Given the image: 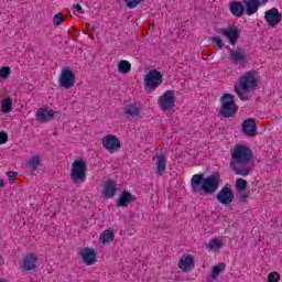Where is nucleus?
Segmentation results:
<instances>
[{"label":"nucleus","instance_id":"1","mask_svg":"<svg viewBox=\"0 0 282 282\" xmlns=\"http://www.w3.org/2000/svg\"><path fill=\"white\" fill-rule=\"evenodd\" d=\"M252 158H254L252 149L243 144H237L231 152L230 169L236 175L248 177L252 173V166L250 165Z\"/></svg>","mask_w":282,"mask_h":282},{"label":"nucleus","instance_id":"2","mask_svg":"<svg viewBox=\"0 0 282 282\" xmlns=\"http://www.w3.org/2000/svg\"><path fill=\"white\" fill-rule=\"evenodd\" d=\"M220 180L221 174H219V172H216L206 178H204V174H195L191 180L192 191L194 193H202V191H204L206 195H213L214 193H217L219 183L221 182Z\"/></svg>","mask_w":282,"mask_h":282},{"label":"nucleus","instance_id":"3","mask_svg":"<svg viewBox=\"0 0 282 282\" xmlns=\"http://www.w3.org/2000/svg\"><path fill=\"white\" fill-rule=\"evenodd\" d=\"M260 6L261 0L234 1L230 2L229 10L234 17H243V12H246L248 17H252V14H257Z\"/></svg>","mask_w":282,"mask_h":282},{"label":"nucleus","instance_id":"4","mask_svg":"<svg viewBox=\"0 0 282 282\" xmlns=\"http://www.w3.org/2000/svg\"><path fill=\"white\" fill-rule=\"evenodd\" d=\"M221 107L219 113L223 118H235L237 111H239V106L235 102V95L225 94L220 98Z\"/></svg>","mask_w":282,"mask_h":282},{"label":"nucleus","instance_id":"5","mask_svg":"<svg viewBox=\"0 0 282 282\" xmlns=\"http://www.w3.org/2000/svg\"><path fill=\"white\" fill-rule=\"evenodd\" d=\"M164 76L158 69H151L144 77V87L148 94L155 91L160 85H162V80Z\"/></svg>","mask_w":282,"mask_h":282},{"label":"nucleus","instance_id":"6","mask_svg":"<svg viewBox=\"0 0 282 282\" xmlns=\"http://www.w3.org/2000/svg\"><path fill=\"white\" fill-rule=\"evenodd\" d=\"M86 177H87V163L83 159L75 160L72 163L70 178L75 184H78V182H85Z\"/></svg>","mask_w":282,"mask_h":282},{"label":"nucleus","instance_id":"7","mask_svg":"<svg viewBox=\"0 0 282 282\" xmlns=\"http://www.w3.org/2000/svg\"><path fill=\"white\" fill-rule=\"evenodd\" d=\"M259 73L257 70L246 72L243 76L239 78L240 87L242 91L250 93L254 91L257 87H259V83L257 82V76Z\"/></svg>","mask_w":282,"mask_h":282},{"label":"nucleus","instance_id":"8","mask_svg":"<svg viewBox=\"0 0 282 282\" xmlns=\"http://www.w3.org/2000/svg\"><path fill=\"white\" fill-rule=\"evenodd\" d=\"M228 59L234 65H239V67H246L248 65V54L243 48L229 50Z\"/></svg>","mask_w":282,"mask_h":282},{"label":"nucleus","instance_id":"9","mask_svg":"<svg viewBox=\"0 0 282 282\" xmlns=\"http://www.w3.org/2000/svg\"><path fill=\"white\" fill-rule=\"evenodd\" d=\"M76 85V75L69 67H65L59 75V87L72 89Z\"/></svg>","mask_w":282,"mask_h":282},{"label":"nucleus","instance_id":"10","mask_svg":"<svg viewBox=\"0 0 282 282\" xmlns=\"http://www.w3.org/2000/svg\"><path fill=\"white\" fill-rule=\"evenodd\" d=\"M102 147L106 149V151H108V153H116L117 151H120L122 143L118 137L113 134H107L102 139Z\"/></svg>","mask_w":282,"mask_h":282},{"label":"nucleus","instance_id":"11","mask_svg":"<svg viewBox=\"0 0 282 282\" xmlns=\"http://www.w3.org/2000/svg\"><path fill=\"white\" fill-rule=\"evenodd\" d=\"M159 106L163 111H169V109H173L175 107V91L174 90H166L160 98H159Z\"/></svg>","mask_w":282,"mask_h":282},{"label":"nucleus","instance_id":"12","mask_svg":"<svg viewBox=\"0 0 282 282\" xmlns=\"http://www.w3.org/2000/svg\"><path fill=\"white\" fill-rule=\"evenodd\" d=\"M217 34H223L226 39H228L230 45H237V41H239V29L237 26H228L226 29L216 30Z\"/></svg>","mask_w":282,"mask_h":282},{"label":"nucleus","instance_id":"13","mask_svg":"<svg viewBox=\"0 0 282 282\" xmlns=\"http://www.w3.org/2000/svg\"><path fill=\"white\" fill-rule=\"evenodd\" d=\"M216 199L219 204H223V206H228V204H232L235 200V193H232V188L225 186L218 192Z\"/></svg>","mask_w":282,"mask_h":282},{"label":"nucleus","instance_id":"14","mask_svg":"<svg viewBox=\"0 0 282 282\" xmlns=\"http://www.w3.org/2000/svg\"><path fill=\"white\" fill-rule=\"evenodd\" d=\"M264 20L270 28H275L276 25H279V23H281V13L279 12V9L272 8L265 11Z\"/></svg>","mask_w":282,"mask_h":282},{"label":"nucleus","instance_id":"15","mask_svg":"<svg viewBox=\"0 0 282 282\" xmlns=\"http://www.w3.org/2000/svg\"><path fill=\"white\" fill-rule=\"evenodd\" d=\"M242 132L248 138H254L257 135V120L249 118L242 122Z\"/></svg>","mask_w":282,"mask_h":282},{"label":"nucleus","instance_id":"16","mask_svg":"<svg viewBox=\"0 0 282 282\" xmlns=\"http://www.w3.org/2000/svg\"><path fill=\"white\" fill-rule=\"evenodd\" d=\"M79 256L86 265H94L96 263V251L86 247L79 251Z\"/></svg>","mask_w":282,"mask_h":282},{"label":"nucleus","instance_id":"17","mask_svg":"<svg viewBox=\"0 0 282 282\" xmlns=\"http://www.w3.org/2000/svg\"><path fill=\"white\" fill-rule=\"evenodd\" d=\"M178 268L183 272H191V270L195 268V259L193 256L187 254L186 257L181 258L178 261Z\"/></svg>","mask_w":282,"mask_h":282},{"label":"nucleus","instance_id":"18","mask_svg":"<svg viewBox=\"0 0 282 282\" xmlns=\"http://www.w3.org/2000/svg\"><path fill=\"white\" fill-rule=\"evenodd\" d=\"M55 116H58V112L54 110H47L45 108H40L36 111V118L40 122H50Z\"/></svg>","mask_w":282,"mask_h":282},{"label":"nucleus","instance_id":"19","mask_svg":"<svg viewBox=\"0 0 282 282\" xmlns=\"http://www.w3.org/2000/svg\"><path fill=\"white\" fill-rule=\"evenodd\" d=\"M118 192V184L116 181L108 180L104 186V195L107 199H111V197H116V193Z\"/></svg>","mask_w":282,"mask_h":282},{"label":"nucleus","instance_id":"20","mask_svg":"<svg viewBox=\"0 0 282 282\" xmlns=\"http://www.w3.org/2000/svg\"><path fill=\"white\" fill-rule=\"evenodd\" d=\"M131 202H135V196H133V194H131L127 191H123L119 196L117 207L124 208V207L129 206V204H131Z\"/></svg>","mask_w":282,"mask_h":282},{"label":"nucleus","instance_id":"21","mask_svg":"<svg viewBox=\"0 0 282 282\" xmlns=\"http://www.w3.org/2000/svg\"><path fill=\"white\" fill-rule=\"evenodd\" d=\"M22 268L30 272L31 270H34L36 268V256L34 253H29L24 257Z\"/></svg>","mask_w":282,"mask_h":282},{"label":"nucleus","instance_id":"22","mask_svg":"<svg viewBox=\"0 0 282 282\" xmlns=\"http://www.w3.org/2000/svg\"><path fill=\"white\" fill-rule=\"evenodd\" d=\"M156 173L159 175H164V173H166V156L164 153L156 155Z\"/></svg>","mask_w":282,"mask_h":282},{"label":"nucleus","instance_id":"23","mask_svg":"<svg viewBox=\"0 0 282 282\" xmlns=\"http://www.w3.org/2000/svg\"><path fill=\"white\" fill-rule=\"evenodd\" d=\"M41 164V156L36 155V156H32L29 159L28 163H26V169L28 171H30V173H34V171H36V169H39Z\"/></svg>","mask_w":282,"mask_h":282},{"label":"nucleus","instance_id":"24","mask_svg":"<svg viewBox=\"0 0 282 282\" xmlns=\"http://www.w3.org/2000/svg\"><path fill=\"white\" fill-rule=\"evenodd\" d=\"M208 250H212V252H217L219 250H221V248H224V241L214 238L212 240H209L208 245H207Z\"/></svg>","mask_w":282,"mask_h":282},{"label":"nucleus","instance_id":"25","mask_svg":"<svg viewBox=\"0 0 282 282\" xmlns=\"http://www.w3.org/2000/svg\"><path fill=\"white\" fill-rule=\"evenodd\" d=\"M124 109L127 116H130V118H138L142 113V110L135 107V105H128Z\"/></svg>","mask_w":282,"mask_h":282},{"label":"nucleus","instance_id":"26","mask_svg":"<svg viewBox=\"0 0 282 282\" xmlns=\"http://www.w3.org/2000/svg\"><path fill=\"white\" fill-rule=\"evenodd\" d=\"M116 239V235H113V229L105 230L100 236L101 243H109Z\"/></svg>","mask_w":282,"mask_h":282},{"label":"nucleus","instance_id":"27","mask_svg":"<svg viewBox=\"0 0 282 282\" xmlns=\"http://www.w3.org/2000/svg\"><path fill=\"white\" fill-rule=\"evenodd\" d=\"M119 74H129L131 72V63L129 61L121 59L118 65Z\"/></svg>","mask_w":282,"mask_h":282},{"label":"nucleus","instance_id":"28","mask_svg":"<svg viewBox=\"0 0 282 282\" xmlns=\"http://www.w3.org/2000/svg\"><path fill=\"white\" fill-rule=\"evenodd\" d=\"M226 270V263L219 262L217 265H215L212 270V279L216 280L219 278V273L224 272Z\"/></svg>","mask_w":282,"mask_h":282},{"label":"nucleus","instance_id":"29","mask_svg":"<svg viewBox=\"0 0 282 282\" xmlns=\"http://www.w3.org/2000/svg\"><path fill=\"white\" fill-rule=\"evenodd\" d=\"M250 195L246 191H237L236 199H238L239 204H248V198Z\"/></svg>","mask_w":282,"mask_h":282},{"label":"nucleus","instance_id":"30","mask_svg":"<svg viewBox=\"0 0 282 282\" xmlns=\"http://www.w3.org/2000/svg\"><path fill=\"white\" fill-rule=\"evenodd\" d=\"M10 111H12V100L6 98L2 100V113H10Z\"/></svg>","mask_w":282,"mask_h":282},{"label":"nucleus","instance_id":"31","mask_svg":"<svg viewBox=\"0 0 282 282\" xmlns=\"http://www.w3.org/2000/svg\"><path fill=\"white\" fill-rule=\"evenodd\" d=\"M236 188L237 191H246V188H248V181L243 178H238L236 181Z\"/></svg>","mask_w":282,"mask_h":282},{"label":"nucleus","instance_id":"32","mask_svg":"<svg viewBox=\"0 0 282 282\" xmlns=\"http://www.w3.org/2000/svg\"><path fill=\"white\" fill-rule=\"evenodd\" d=\"M267 281L268 282H280L281 281V274H279V272H276V271H273V272L268 274Z\"/></svg>","mask_w":282,"mask_h":282},{"label":"nucleus","instance_id":"33","mask_svg":"<svg viewBox=\"0 0 282 282\" xmlns=\"http://www.w3.org/2000/svg\"><path fill=\"white\" fill-rule=\"evenodd\" d=\"M127 8L133 10V8H138L139 3H142L144 0H123Z\"/></svg>","mask_w":282,"mask_h":282},{"label":"nucleus","instance_id":"34","mask_svg":"<svg viewBox=\"0 0 282 282\" xmlns=\"http://www.w3.org/2000/svg\"><path fill=\"white\" fill-rule=\"evenodd\" d=\"M10 74H12L10 66H3L0 68V78H9Z\"/></svg>","mask_w":282,"mask_h":282},{"label":"nucleus","instance_id":"35","mask_svg":"<svg viewBox=\"0 0 282 282\" xmlns=\"http://www.w3.org/2000/svg\"><path fill=\"white\" fill-rule=\"evenodd\" d=\"M235 93L237 94L238 98H240L241 100H250V96L248 95H243V93H241V87L240 86H235Z\"/></svg>","mask_w":282,"mask_h":282},{"label":"nucleus","instance_id":"36","mask_svg":"<svg viewBox=\"0 0 282 282\" xmlns=\"http://www.w3.org/2000/svg\"><path fill=\"white\" fill-rule=\"evenodd\" d=\"M65 21V17L63 15L62 12L57 13L53 18V23L54 25H61Z\"/></svg>","mask_w":282,"mask_h":282},{"label":"nucleus","instance_id":"37","mask_svg":"<svg viewBox=\"0 0 282 282\" xmlns=\"http://www.w3.org/2000/svg\"><path fill=\"white\" fill-rule=\"evenodd\" d=\"M212 43H215L219 50L224 47V41L219 36L212 37Z\"/></svg>","mask_w":282,"mask_h":282},{"label":"nucleus","instance_id":"38","mask_svg":"<svg viewBox=\"0 0 282 282\" xmlns=\"http://www.w3.org/2000/svg\"><path fill=\"white\" fill-rule=\"evenodd\" d=\"M8 177H9V183L10 184H14V180L15 177L19 175L17 172H13V171H9L7 173Z\"/></svg>","mask_w":282,"mask_h":282},{"label":"nucleus","instance_id":"39","mask_svg":"<svg viewBox=\"0 0 282 282\" xmlns=\"http://www.w3.org/2000/svg\"><path fill=\"white\" fill-rule=\"evenodd\" d=\"M8 142V133L0 132V144H6Z\"/></svg>","mask_w":282,"mask_h":282},{"label":"nucleus","instance_id":"40","mask_svg":"<svg viewBox=\"0 0 282 282\" xmlns=\"http://www.w3.org/2000/svg\"><path fill=\"white\" fill-rule=\"evenodd\" d=\"M75 10H76V12H79L80 14L85 13V11L83 10V7L79 3L75 4Z\"/></svg>","mask_w":282,"mask_h":282},{"label":"nucleus","instance_id":"41","mask_svg":"<svg viewBox=\"0 0 282 282\" xmlns=\"http://www.w3.org/2000/svg\"><path fill=\"white\" fill-rule=\"evenodd\" d=\"M2 186H6V183L3 182L2 178H0V188H2Z\"/></svg>","mask_w":282,"mask_h":282},{"label":"nucleus","instance_id":"42","mask_svg":"<svg viewBox=\"0 0 282 282\" xmlns=\"http://www.w3.org/2000/svg\"><path fill=\"white\" fill-rule=\"evenodd\" d=\"M261 3H268V0H260V6Z\"/></svg>","mask_w":282,"mask_h":282},{"label":"nucleus","instance_id":"43","mask_svg":"<svg viewBox=\"0 0 282 282\" xmlns=\"http://www.w3.org/2000/svg\"><path fill=\"white\" fill-rule=\"evenodd\" d=\"M94 32H96V26H93Z\"/></svg>","mask_w":282,"mask_h":282}]
</instances>
